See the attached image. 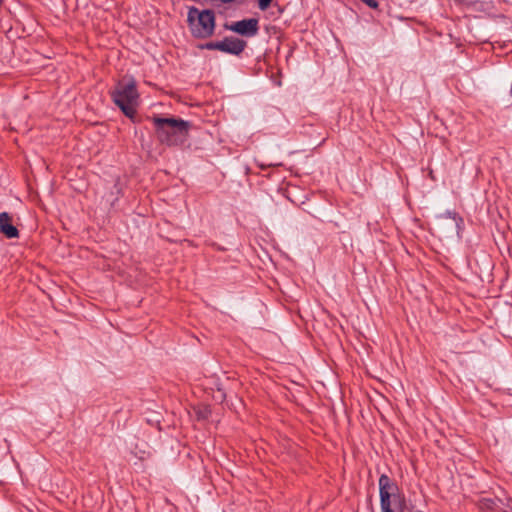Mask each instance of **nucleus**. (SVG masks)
I'll list each match as a JSON object with an SVG mask.
<instances>
[{
  "instance_id": "obj_1",
  "label": "nucleus",
  "mask_w": 512,
  "mask_h": 512,
  "mask_svg": "<svg viewBox=\"0 0 512 512\" xmlns=\"http://www.w3.org/2000/svg\"><path fill=\"white\" fill-rule=\"evenodd\" d=\"M155 134L160 143L167 146H181L189 136L191 123L181 118L162 117L155 115L151 118Z\"/></svg>"
},
{
  "instance_id": "obj_2",
  "label": "nucleus",
  "mask_w": 512,
  "mask_h": 512,
  "mask_svg": "<svg viewBox=\"0 0 512 512\" xmlns=\"http://www.w3.org/2000/svg\"><path fill=\"white\" fill-rule=\"evenodd\" d=\"M381 512H412L414 507L407 503L397 483L386 474L379 477Z\"/></svg>"
},
{
  "instance_id": "obj_3",
  "label": "nucleus",
  "mask_w": 512,
  "mask_h": 512,
  "mask_svg": "<svg viewBox=\"0 0 512 512\" xmlns=\"http://www.w3.org/2000/svg\"><path fill=\"white\" fill-rule=\"evenodd\" d=\"M111 98L126 117L134 119L139 105V93L134 78L119 81L111 91Z\"/></svg>"
},
{
  "instance_id": "obj_4",
  "label": "nucleus",
  "mask_w": 512,
  "mask_h": 512,
  "mask_svg": "<svg viewBox=\"0 0 512 512\" xmlns=\"http://www.w3.org/2000/svg\"><path fill=\"white\" fill-rule=\"evenodd\" d=\"M187 21L191 34L195 38L206 39L214 34L215 13L213 10L199 11L196 7H191L188 11Z\"/></svg>"
},
{
  "instance_id": "obj_5",
  "label": "nucleus",
  "mask_w": 512,
  "mask_h": 512,
  "mask_svg": "<svg viewBox=\"0 0 512 512\" xmlns=\"http://www.w3.org/2000/svg\"><path fill=\"white\" fill-rule=\"evenodd\" d=\"M225 27L241 36L253 37L259 31V20L257 18L243 19Z\"/></svg>"
},
{
  "instance_id": "obj_6",
  "label": "nucleus",
  "mask_w": 512,
  "mask_h": 512,
  "mask_svg": "<svg viewBox=\"0 0 512 512\" xmlns=\"http://www.w3.org/2000/svg\"><path fill=\"white\" fill-rule=\"evenodd\" d=\"M246 46L245 40L232 36L219 41V51L236 56L240 55Z\"/></svg>"
},
{
  "instance_id": "obj_7",
  "label": "nucleus",
  "mask_w": 512,
  "mask_h": 512,
  "mask_svg": "<svg viewBox=\"0 0 512 512\" xmlns=\"http://www.w3.org/2000/svg\"><path fill=\"white\" fill-rule=\"evenodd\" d=\"M0 232L8 239L19 237V231L12 224V218L7 212L0 213Z\"/></svg>"
},
{
  "instance_id": "obj_8",
  "label": "nucleus",
  "mask_w": 512,
  "mask_h": 512,
  "mask_svg": "<svg viewBox=\"0 0 512 512\" xmlns=\"http://www.w3.org/2000/svg\"><path fill=\"white\" fill-rule=\"evenodd\" d=\"M499 503H501L500 500H495L493 498H487V497H481L478 501L479 509L482 511L486 510H496L498 512H506L502 508L499 507Z\"/></svg>"
},
{
  "instance_id": "obj_9",
  "label": "nucleus",
  "mask_w": 512,
  "mask_h": 512,
  "mask_svg": "<svg viewBox=\"0 0 512 512\" xmlns=\"http://www.w3.org/2000/svg\"><path fill=\"white\" fill-rule=\"evenodd\" d=\"M443 226L450 225L452 230H455L458 232L460 223L462 222L461 218H457L456 214L453 215V217L449 214V216L443 217Z\"/></svg>"
},
{
  "instance_id": "obj_10",
  "label": "nucleus",
  "mask_w": 512,
  "mask_h": 512,
  "mask_svg": "<svg viewBox=\"0 0 512 512\" xmlns=\"http://www.w3.org/2000/svg\"><path fill=\"white\" fill-rule=\"evenodd\" d=\"M201 49L206 50H219V41H211L199 46Z\"/></svg>"
},
{
  "instance_id": "obj_11",
  "label": "nucleus",
  "mask_w": 512,
  "mask_h": 512,
  "mask_svg": "<svg viewBox=\"0 0 512 512\" xmlns=\"http://www.w3.org/2000/svg\"><path fill=\"white\" fill-rule=\"evenodd\" d=\"M272 0H258V7L261 11H265L271 5Z\"/></svg>"
},
{
  "instance_id": "obj_12",
  "label": "nucleus",
  "mask_w": 512,
  "mask_h": 512,
  "mask_svg": "<svg viewBox=\"0 0 512 512\" xmlns=\"http://www.w3.org/2000/svg\"><path fill=\"white\" fill-rule=\"evenodd\" d=\"M361 1L372 9H377L379 6V3L377 0H361Z\"/></svg>"
},
{
  "instance_id": "obj_13",
  "label": "nucleus",
  "mask_w": 512,
  "mask_h": 512,
  "mask_svg": "<svg viewBox=\"0 0 512 512\" xmlns=\"http://www.w3.org/2000/svg\"><path fill=\"white\" fill-rule=\"evenodd\" d=\"M511 512H512V507H511Z\"/></svg>"
}]
</instances>
